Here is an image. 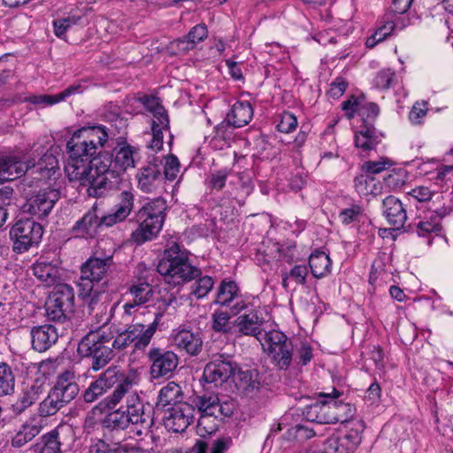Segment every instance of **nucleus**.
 <instances>
[{
  "label": "nucleus",
  "instance_id": "obj_1",
  "mask_svg": "<svg viewBox=\"0 0 453 453\" xmlns=\"http://www.w3.org/2000/svg\"><path fill=\"white\" fill-rule=\"evenodd\" d=\"M108 133L104 127H84L76 130L66 143L69 158L65 172L70 181L81 179L89 167L87 162L100 153L108 141Z\"/></svg>",
  "mask_w": 453,
  "mask_h": 453
},
{
  "label": "nucleus",
  "instance_id": "obj_2",
  "mask_svg": "<svg viewBox=\"0 0 453 453\" xmlns=\"http://www.w3.org/2000/svg\"><path fill=\"white\" fill-rule=\"evenodd\" d=\"M157 269L165 281L174 287L189 282L202 274L198 267L191 265L188 252L180 249L176 242L165 250Z\"/></svg>",
  "mask_w": 453,
  "mask_h": 453
},
{
  "label": "nucleus",
  "instance_id": "obj_3",
  "mask_svg": "<svg viewBox=\"0 0 453 453\" xmlns=\"http://www.w3.org/2000/svg\"><path fill=\"white\" fill-rule=\"evenodd\" d=\"M166 211V201L162 197L145 203L131 219L138 224L137 228L131 234V240L141 245L155 239L163 227Z\"/></svg>",
  "mask_w": 453,
  "mask_h": 453
},
{
  "label": "nucleus",
  "instance_id": "obj_4",
  "mask_svg": "<svg viewBox=\"0 0 453 453\" xmlns=\"http://www.w3.org/2000/svg\"><path fill=\"white\" fill-rule=\"evenodd\" d=\"M333 392L334 396L328 394L321 395L329 398L328 401L315 403L310 406L307 411L308 420L319 424H334L347 422L353 417L355 408L350 403L337 401L335 397L339 396L340 393L335 388Z\"/></svg>",
  "mask_w": 453,
  "mask_h": 453
},
{
  "label": "nucleus",
  "instance_id": "obj_5",
  "mask_svg": "<svg viewBox=\"0 0 453 453\" xmlns=\"http://www.w3.org/2000/svg\"><path fill=\"white\" fill-rule=\"evenodd\" d=\"M113 337L112 333L90 332L80 341L77 352L82 357H92L91 367L94 371H98L114 357L112 348L110 347Z\"/></svg>",
  "mask_w": 453,
  "mask_h": 453
},
{
  "label": "nucleus",
  "instance_id": "obj_6",
  "mask_svg": "<svg viewBox=\"0 0 453 453\" xmlns=\"http://www.w3.org/2000/svg\"><path fill=\"white\" fill-rule=\"evenodd\" d=\"M113 265L111 255L104 257H90L81 266V275L77 281L79 296L88 295L95 287H99L104 281H108L106 278Z\"/></svg>",
  "mask_w": 453,
  "mask_h": 453
},
{
  "label": "nucleus",
  "instance_id": "obj_7",
  "mask_svg": "<svg viewBox=\"0 0 453 453\" xmlns=\"http://www.w3.org/2000/svg\"><path fill=\"white\" fill-rule=\"evenodd\" d=\"M98 379L102 381L106 391L114 387L113 392L104 398L102 403L106 409L113 410L133 388V380L121 369L111 366Z\"/></svg>",
  "mask_w": 453,
  "mask_h": 453
},
{
  "label": "nucleus",
  "instance_id": "obj_8",
  "mask_svg": "<svg viewBox=\"0 0 453 453\" xmlns=\"http://www.w3.org/2000/svg\"><path fill=\"white\" fill-rule=\"evenodd\" d=\"M42 234V226L34 219L18 220L10 229V237L13 242L12 250L18 254L27 251L39 244Z\"/></svg>",
  "mask_w": 453,
  "mask_h": 453
},
{
  "label": "nucleus",
  "instance_id": "obj_9",
  "mask_svg": "<svg viewBox=\"0 0 453 453\" xmlns=\"http://www.w3.org/2000/svg\"><path fill=\"white\" fill-rule=\"evenodd\" d=\"M265 351L280 370H287L293 360V344L281 332L273 330L265 334Z\"/></svg>",
  "mask_w": 453,
  "mask_h": 453
},
{
  "label": "nucleus",
  "instance_id": "obj_10",
  "mask_svg": "<svg viewBox=\"0 0 453 453\" xmlns=\"http://www.w3.org/2000/svg\"><path fill=\"white\" fill-rule=\"evenodd\" d=\"M447 214V208L435 206L433 202L427 211L418 215L413 223L407 226V231L416 233L419 237H429L433 234L439 235L442 230L441 220Z\"/></svg>",
  "mask_w": 453,
  "mask_h": 453
},
{
  "label": "nucleus",
  "instance_id": "obj_11",
  "mask_svg": "<svg viewBox=\"0 0 453 453\" xmlns=\"http://www.w3.org/2000/svg\"><path fill=\"white\" fill-rule=\"evenodd\" d=\"M59 199V189L50 187L42 188L27 199L22 209L24 212L42 219L50 215Z\"/></svg>",
  "mask_w": 453,
  "mask_h": 453
},
{
  "label": "nucleus",
  "instance_id": "obj_12",
  "mask_svg": "<svg viewBox=\"0 0 453 453\" xmlns=\"http://www.w3.org/2000/svg\"><path fill=\"white\" fill-rule=\"evenodd\" d=\"M200 415L213 416L214 420H223L234 414L235 405L231 401L221 402L217 394L204 393L193 400Z\"/></svg>",
  "mask_w": 453,
  "mask_h": 453
},
{
  "label": "nucleus",
  "instance_id": "obj_13",
  "mask_svg": "<svg viewBox=\"0 0 453 453\" xmlns=\"http://www.w3.org/2000/svg\"><path fill=\"white\" fill-rule=\"evenodd\" d=\"M87 175V179L73 180V181H80L81 185L88 186V195L96 198L111 196L119 188L121 183L120 174L113 172L105 174L88 173Z\"/></svg>",
  "mask_w": 453,
  "mask_h": 453
},
{
  "label": "nucleus",
  "instance_id": "obj_14",
  "mask_svg": "<svg viewBox=\"0 0 453 453\" xmlns=\"http://www.w3.org/2000/svg\"><path fill=\"white\" fill-rule=\"evenodd\" d=\"M238 370V365L232 361L229 357L224 355H216L203 369V379L215 387L223 385L231 377H233Z\"/></svg>",
  "mask_w": 453,
  "mask_h": 453
},
{
  "label": "nucleus",
  "instance_id": "obj_15",
  "mask_svg": "<svg viewBox=\"0 0 453 453\" xmlns=\"http://www.w3.org/2000/svg\"><path fill=\"white\" fill-rule=\"evenodd\" d=\"M126 406L124 410L130 421L140 423L144 429H150L154 425V411L150 403H143L136 391L130 389L125 395Z\"/></svg>",
  "mask_w": 453,
  "mask_h": 453
},
{
  "label": "nucleus",
  "instance_id": "obj_16",
  "mask_svg": "<svg viewBox=\"0 0 453 453\" xmlns=\"http://www.w3.org/2000/svg\"><path fill=\"white\" fill-rule=\"evenodd\" d=\"M147 357L150 363V372L153 379L169 377L179 364V357L173 351L159 347L150 349Z\"/></svg>",
  "mask_w": 453,
  "mask_h": 453
},
{
  "label": "nucleus",
  "instance_id": "obj_17",
  "mask_svg": "<svg viewBox=\"0 0 453 453\" xmlns=\"http://www.w3.org/2000/svg\"><path fill=\"white\" fill-rule=\"evenodd\" d=\"M195 407L188 403H180L168 408L164 415V426L168 431L182 433L194 418Z\"/></svg>",
  "mask_w": 453,
  "mask_h": 453
},
{
  "label": "nucleus",
  "instance_id": "obj_18",
  "mask_svg": "<svg viewBox=\"0 0 453 453\" xmlns=\"http://www.w3.org/2000/svg\"><path fill=\"white\" fill-rule=\"evenodd\" d=\"M83 88L80 83H74L68 86L65 89L56 95H35L32 96H15L12 98L4 99V105L11 106L14 104L29 102L34 104L53 105L65 101L69 96L82 93Z\"/></svg>",
  "mask_w": 453,
  "mask_h": 453
},
{
  "label": "nucleus",
  "instance_id": "obj_19",
  "mask_svg": "<svg viewBox=\"0 0 453 453\" xmlns=\"http://www.w3.org/2000/svg\"><path fill=\"white\" fill-rule=\"evenodd\" d=\"M214 303L230 307L234 314L240 312L245 307L241 299L240 289L234 280H223L220 282Z\"/></svg>",
  "mask_w": 453,
  "mask_h": 453
},
{
  "label": "nucleus",
  "instance_id": "obj_20",
  "mask_svg": "<svg viewBox=\"0 0 453 453\" xmlns=\"http://www.w3.org/2000/svg\"><path fill=\"white\" fill-rule=\"evenodd\" d=\"M50 391L65 407L75 399L79 394L80 388L74 381L73 372L65 371L58 377L55 385Z\"/></svg>",
  "mask_w": 453,
  "mask_h": 453
},
{
  "label": "nucleus",
  "instance_id": "obj_21",
  "mask_svg": "<svg viewBox=\"0 0 453 453\" xmlns=\"http://www.w3.org/2000/svg\"><path fill=\"white\" fill-rule=\"evenodd\" d=\"M160 317L161 314H157L156 319L147 326L142 323H133L127 325L123 330L127 336L134 341V350L144 349L150 344L157 329Z\"/></svg>",
  "mask_w": 453,
  "mask_h": 453
},
{
  "label": "nucleus",
  "instance_id": "obj_22",
  "mask_svg": "<svg viewBox=\"0 0 453 453\" xmlns=\"http://www.w3.org/2000/svg\"><path fill=\"white\" fill-rule=\"evenodd\" d=\"M163 158L153 157L137 173L138 186L144 192H150L163 180Z\"/></svg>",
  "mask_w": 453,
  "mask_h": 453
},
{
  "label": "nucleus",
  "instance_id": "obj_23",
  "mask_svg": "<svg viewBox=\"0 0 453 453\" xmlns=\"http://www.w3.org/2000/svg\"><path fill=\"white\" fill-rule=\"evenodd\" d=\"M44 392V383L39 380H35L30 386L22 390L15 403L12 404L11 410L12 413L20 415L38 402Z\"/></svg>",
  "mask_w": 453,
  "mask_h": 453
},
{
  "label": "nucleus",
  "instance_id": "obj_24",
  "mask_svg": "<svg viewBox=\"0 0 453 453\" xmlns=\"http://www.w3.org/2000/svg\"><path fill=\"white\" fill-rule=\"evenodd\" d=\"M134 204V196L130 191H122L118 202L114 206V211L104 216L105 226H112L118 223L125 221L131 214Z\"/></svg>",
  "mask_w": 453,
  "mask_h": 453
},
{
  "label": "nucleus",
  "instance_id": "obj_25",
  "mask_svg": "<svg viewBox=\"0 0 453 453\" xmlns=\"http://www.w3.org/2000/svg\"><path fill=\"white\" fill-rule=\"evenodd\" d=\"M32 348L37 352H44L51 348L58 339L56 326L44 324L33 326L30 330Z\"/></svg>",
  "mask_w": 453,
  "mask_h": 453
},
{
  "label": "nucleus",
  "instance_id": "obj_26",
  "mask_svg": "<svg viewBox=\"0 0 453 453\" xmlns=\"http://www.w3.org/2000/svg\"><path fill=\"white\" fill-rule=\"evenodd\" d=\"M103 221L104 216L99 218L96 208L93 207L81 219L76 221L72 227V232L78 237L93 238L97 234V229L104 226Z\"/></svg>",
  "mask_w": 453,
  "mask_h": 453
},
{
  "label": "nucleus",
  "instance_id": "obj_27",
  "mask_svg": "<svg viewBox=\"0 0 453 453\" xmlns=\"http://www.w3.org/2000/svg\"><path fill=\"white\" fill-rule=\"evenodd\" d=\"M382 209L383 215L389 225L396 229L404 226L407 212L400 199L394 196H387L382 202Z\"/></svg>",
  "mask_w": 453,
  "mask_h": 453
},
{
  "label": "nucleus",
  "instance_id": "obj_28",
  "mask_svg": "<svg viewBox=\"0 0 453 453\" xmlns=\"http://www.w3.org/2000/svg\"><path fill=\"white\" fill-rule=\"evenodd\" d=\"M173 345L185 350L190 356H197L202 351L201 334L188 329H179L173 335Z\"/></svg>",
  "mask_w": 453,
  "mask_h": 453
},
{
  "label": "nucleus",
  "instance_id": "obj_29",
  "mask_svg": "<svg viewBox=\"0 0 453 453\" xmlns=\"http://www.w3.org/2000/svg\"><path fill=\"white\" fill-rule=\"evenodd\" d=\"M34 275L45 286L55 285L60 280V272L58 261L49 260V257H40L33 265Z\"/></svg>",
  "mask_w": 453,
  "mask_h": 453
},
{
  "label": "nucleus",
  "instance_id": "obj_30",
  "mask_svg": "<svg viewBox=\"0 0 453 453\" xmlns=\"http://www.w3.org/2000/svg\"><path fill=\"white\" fill-rule=\"evenodd\" d=\"M137 151V149L128 144L126 141L118 142L111 153L113 158V167L116 168L118 173L135 166L134 157Z\"/></svg>",
  "mask_w": 453,
  "mask_h": 453
},
{
  "label": "nucleus",
  "instance_id": "obj_31",
  "mask_svg": "<svg viewBox=\"0 0 453 453\" xmlns=\"http://www.w3.org/2000/svg\"><path fill=\"white\" fill-rule=\"evenodd\" d=\"M127 294H129L133 300L127 302L123 308L127 314L131 315L134 308L150 301L153 296V287L146 281L138 280L129 286Z\"/></svg>",
  "mask_w": 453,
  "mask_h": 453
},
{
  "label": "nucleus",
  "instance_id": "obj_32",
  "mask_svg": "<svg viewBox=\"0 0 453 453\" xmlns=\"http://www.w3.org/2000/svg\"><path fill=\"white\" fill-rule=\"evenodd\" d=\"M29 170V163L18 160L16 157L0 158V182L13 180Z\"/></svg>",
  "mask_w": 453,
  "mask_h": 453
},
{
  "label": "nucleus",
  "instance_id": "obj_33",
  "mask_svg": "<svg viewBox=\"0 0 453 453\" xmlns=\"http://www.w3.org/2000/svg\"><path fill=\"white\" fill-rule=\"evenodd\" d=\"M252 117L253 108L247 101L236 102L226 114L227 121L233 128H240L248 125Z\"/></svg>",
  "mask_w": 453,
  "mask_h": 453
},
{
  "label": "nucleus",
  "instance_id": "obj_34",
  "mask_svg": "<svg viewBox=\"0 0 453 453\" xmlns=\"http://www.w3.org/2000/svg\"><path fill=\"white\" fill-rule=\"evenodd\" d=\"M263 319L256 312L243 314L237 317L234 326L242 335L254 336L257 339L262 332Z\"/></svg>",
  "mask_w": 453,
  "mask_h": 453
},
{
  "label": "nucleus",
  "instance_id": "obj_35",
  "mask_svg": "<svg viewBox=\"0 0 453 453\" xmlns=\"http://www.w3.org/2000/svg\"><path fill=\"white\" fill-rule=\"evenodd\" d=\"M58 158L51 153H45L35 164H29V170L32 174H38L35 178L40 180H50L58 170Z\"/></svg>",
  "mask_w": 453,
  "mask_h": 453
},
{
  "label": "nucleus",
  "instance_id": "obj_36",
  "mask_svg": "<svg viewBox=\"0 0 453 453\" xmlns=\"http://www.w3.org/2000/svg\"><path fill=\"white\" fill-rule=\"evenodd\" d=\"M87 165L89 167L86 170V173L83 174L81 180L87 179V174L93 173H100L105 174L109 172H113L114 173H119L115 167H113V158L111 153L103 151V149L100 150V153L94 156L88 162H87Z\"/></svg>",
  "mask_w": 453,
  "mask_h": 453
},
{
  "label": "nucleus",
  "instance_id": "obj_37",
  "mask_svg": "<svg viewBox=\"0 0 453 453\" xmlns=\"http://www.w3.org/2000/svg\"><path fill=\"white\" fill-rule=\"evenodd\" d=\"M49 299L60 305L64 310L73 313L74 311V291L73 288L66 283L56 284Z\"/></svg>",
  "mask_w": 453,
  "mask_h": 453
},
{
  "label": "nucleus",
  "instance_id": "obj_38",
  "mask_svg": "<svg viewBox=\"0 0 453 453\" xmlns=\"http://www.w3.org/2000/svg\"><path fill=\"white\" fill-rule=\"evenodd\" d=\"M130 418L127 417L124 406H120L104 417L103 426L111 434L123 432L132 425Z\"/></svg>",
  "mask_w": 453,
  "mask_h": 453
},
{
  "label": "nucleus",
  "instance_id": "obj_39",
  "mask_svg": "<svg viewBox=\"0 0 453 453\" xmlns=\"http://www.w3.org/2000/svg\"><path fill=\"white\" fill-rule=\"evenodd\" d=\"M28 451L30 453H61L58 431L53 429L43 434L35 444L29 448Z\"/></svg>",
  "mask_w": 453,
  "mask_h": 453
},
{
  "label": "nucleus",
  "instance_id": "obj_40",
  "mask_svg": "<svg viewBox=\"0 0 453 453\" xmlns=\"http://www.w3.org/2000/svg\"><path fill=\"white\" fill-rule=\"evenodd\" d=\"M380 142V135L376 128L370 125H364L361 129L355 134V145L363 151H370Z\"/></svg>",
  "mask_w": 453,
  "mask_h": 453
},
{
  "label": "nucleus",
  "instance_id": "obj_41",
  "mask_svg": "<svg viewBox=\"0 0 453 453\" xmlns=\"http://www.w3.org/2000/svg\"><path fill=\"white\" fill-rule=\"evenodd\" d=\"M180 403L185 402L183 401V392L179 384L170 381L160 389L157 404L165 407L167 405L175 406Z\"/></svg>",
  "mask_w": 453,
  "mask_h": 453
},
{
  "label": "nucleus",
  "instance_id": "obj_42",
  "mask_svg": "<svg viewBox=\"0 0 453 453\" xmlns=\"http://www.w3.org/2000/svg\"><path fill=\"white\" fill-rule=\"evenodd\" d=\"M309 266L315 278H322L331 271V259L323 251L316 250L309 257Z\"/></svg>",
  "mask_w": 453,
  "mask_h": 453
},
{
  "label": "nucleus",
  "instance_id": "obj_43",
  "mask_svg": "<svg viewBox=\"0 0 453 453\" xmlns=\"http://www.w3.org/2000/svg\"><path fill=\"white\" fill-rule=\"evenodd\" d=\"M42 430V426L34 423H24L12 438L13 448H21L37 436Z\"/></svg>",
  "mask_w": 453,
  "mask_h": 453
},
{
  "label": "nucleus",
  "instance_id": "obj_44",
  "mask_svg": "<svg viewBox=\"0 0 453 453\" xmlns=\"http://www.w3.org/2000/svg\"><path fill=\"white\" fill-rule=\"evenodd\" d=\"M236 385L244 394H253L259 388L258 373L255 370L238 371Z\"/></svg>",
  "mask_w": 453,
  "mask_h": 453
},
{
  "label": "nucleus",
  "instance_id": "obj_45",
  "mask_svg": "<svg viewBox=\"0 0 453 453\" xmlns=\"http://www.w3.org/2000/svg\"><path fill=\"white\" fill-rule=\"evenodd\" d=\"M16 379L12 367L0 362V397L12 395L15 392Z\"/></svg>",
  "mask_w": 453,
  "mask_h": 453
},
{
  "label": "nucleus",
  "instance_id": "obj_46",
  "mask_svg": "<svg viewBox=\"0 0 453 453\" xmlns=\"http://www.w3.org/2000/svg\"><path fill=\"white\" fill-rule=\"evenodd\" d=\"M64 405L49 391L47 396L39 403L37 414L41 418H48L57 414Z\"/></svg>",
  "mask_w": 453,
  "mask_h": 453
},
{
  "label": "nucleus",
  "instance_id": "obj_47",
  "mask_svg": "<svg viewBox=\"0 0 453 453\" xmlns=\"http://www.w3.org/2000/svg\"><path fill=\"white\" fill-rule=\"evenodd\" d=\"M195 280H196L191 286L190 294L196 296V299H201L206 296L213 288L214 280L211 276H202L201 274Z\"/></svg>",
  "mask_w": 453,
  "mask_h": 453
},
{
  "label": "nucleus",
  "instance_id": "obj_48",
  "mask_svg": "<svg viewBox=\"0 0 453 453\" xmlns=\"http://www.w3.org/2000/svg\"><path fill=\"white\" fill-rule=\"evenodd\" d=\"M314 435L315 432L312 428L305 425L297 424L288 428L284 436L288 441H303L312 438Z\"/></svg>",
  "mask_w": 453,
  "mask_h": 453
},
{
  "label": "nucleus",
  "instance_id": "obj_49",
  "mask_svg": "<svg viewBox=\"0 0 453 453\" xmlns=\"http://www.w3.org/2000/svg\"><path fill=\"white\" fill-rule=\"evenodd\" d=\"M208 36V29L204 23H201L193 27L188 35L182 39H179L178 42H188L195 45L200 42H203Z\"/></svg>",
  "mask_w": 453,
  "mask_h": 453
},
{
  "label": "nucleus",
  "instance_id": "obj_50",
  "mask_svg": "<svg viewBox=\"0 0 453 453\" xmlns=\"http://www.w3.org/2000/svg\"><path fill=\"white\" fill-rule=\"evenodd\" d=\"M359 426L361 430L350 429L343 437H340L342 444L349 453H353L358 444L361 442V433L364 431L365 426L363 422H360Z\"/></svg>",
  "mask_w": 453,
  "mask_h": 453
},
{
  "label": "nucleus",
  "instance_id": "obj_51",
  "mask_svg": "<svg viewBox=\"0 0 453 453\" xmlns=\"http://www.w3.org/2000/svg\"><path fill=\"white\" fill-rule=\"evenodd\" d=\"M165 163L163 162L162 171L163 179L168 180H173L176 179L180 172V162L176 156L170 155L164 157Z\"/></svg>",
  "mask_w": 453,
  "mask_h": 453
},
{
  "label": "nucleus",
  "instance_id": "obj_52",
  "mask_svg": "<svg viewBox=\"0 0 453 453\" xmlns=\"http://www.w3.org/2000/svg\"><path fill=\"white\" fill-rule=\"evenodd\" d=\"M45 308L49 320L55 322H64L72 314L65 309H62L60 305H56V303L50 299L46 302Z\"/></svg>",
  "mask_w": 453,
  "mask_h": 453
},
{
  "label": "nucleus",
  "instance_id": "obj_53",
  "mask_svg": "<svg viewBox=\"0 0 453 453\" xmlns=\"http://www.w3.org/2000/svg\"><path fill=\"white\" fill-rule=\"evenodd\" d=\"M219 420H214L213 416L200 415L197 424V434L201 437L214 434L218 430Z\"/></svg>",
  "mask_w": 453,
  "mask_h": 453
},
{
  "label": "nucleus",
  "instance_id": "obj_54",
  "mask_svg": "<svg viewBox=\"0 0 453 453\" xmlns=\"http://www.w3.org/2000/svg\"><path fill=\"white\" fill-rule=\"evenodd\" d=\"M151 129H169V118L165 109L162 105H157L153 110Z\"/></svg>",
  "mask_w": 453,
  "mask_h": 453
},
{
  "label": "nucleus",
  "instance_id": "obj_55",
  "mask_svg": "<svg viewBox=\"0 0 453 453\" xmlns=\"http://www.w3.org/2000/svg\"><path fill=\"white\" fill-rule=\"evenodd\" d=\"M230 316L227 312L217 311L212 314V329L215 332L226 334L231 330L229 326Z\"/></svg>",
  "mask_w": 453,
  "mask_h": 453
},
{
  "label": "nucleus",
  "instance_id": "obj_56",
  "mask_svg": "<svg viewBox=\"0 0 453 453\" xmlns=\"http://www.w3.org/2000/svg\"><path fill=\"white\" fill-rule=\"evenodd\" d=\"M233 183L239 186L233 198L237 200L239 204H243L245 198L250 196L253 190L251 181L250 179L244 180L242 176L238 175L237 180Z\"/></svg>",
  "mask_w": 453,
  "mask_h": 453
},
{
  "label": "nucleus",
  "instance_id": "obj_57",
  "mask_svg": "<svg viewBox=\"0 0 453 453\" xmlns=\"http://www.w3.org/2000/svg\"><path fill=\"white\" fill-rule=\"evenodd\" d=\"M106 392L102 381L97 379L93 381L83 393V399L86 403H93Z\"/></svg>",
  "mask_w": 453,
  "mask_h": 453
},
{
  "label": "nucleus",
  "instance_id": "obj_58",
  "mask_svg": "<svg viewBox=\"0 0 453 453\" xmlns=\"http://www.w3.org/2000/svg\"><path fill=\"white\" fill-rule=\"evenodd\" d=\"M81 17L69 16L53 21L54 33L56 36L63 38L66 30L73 25L78 24Z\"/></svg>",
  "mask_w": 453,
  "mask_h": 453
},
{
  "label": "nucleus",
  "instance_id": "obj_59",
  "mask_svg": "<svg viewBox=\"0 0 453 453\" xmlns=\"http://www.w3.org/2000/svg\"><path fill=\"white\" fill-rule=\"evenodd\" d=\"M321 453H349L338 436L328 437L322 445Z\"/></svg>",
  "mask_w": 453,
  "mask_h": 453
},
{
  "label": "nucleus",
  "instance_id": "obj_60",
  "mask_svg": "<svg viewBox=\"0 0 453 453\" xmlns=\"http://www.w3.org/2000/svg\"><path fill=\"white\" fill-rule=\"evenodd\" d=\"M109 288V281H104L101 283V285L98 287H95L93 288V291H91L90 294L86 296H79L80 297L85 299L89 298L88 301V307L91 311H93L96 306L101 301L102 296L105 294V292Z\"/></svg>",
  "mask_w": 453,
  "mask_h": 453
},
{
  "label": "nucleus",
  "instance_id": "obj_61",
  "mask_svg": "<svg viewBox=\"0 0 453 453\" xmlns=\"http://www.w3.org/2000/svg\"><path fill=\"white\" fill-rule=\"evenodd\" d=\"M392 163L390 159L383 157L379 161H366L362 165V171L371 174L380 173L390 167Z\"/></svg>",
  "mask_w": 453,
  "mask_h": 453
},
{
  "label": "nucleus",
  "instance_id": "obj_62",
  "mask_svg": "<svg viewBox=\"0 0 453 453\" xmlns=\"http://www.w3.org/2000/svg\"><path fill=\"white\" fill-rule=\"evenodd\" d=\"M374 181V178L367 173L363 172L354 179L356 190L361 195H368L372 190L370 185Z\"/></svg>",
  "mask_w": 453,
  "mask_h": 453
},
{
  "label": "nucleus",
  "instance_id": "obj_63",
  "mask_svg": "<svg viewBox=\"0 0 453 453\" xmlns=\"http://www.w3.org/2000/svg\"><path fill=\"white\" fill-rule=\"evenodd\" d=\"M395 73L391 69H383L380 70L375 79H374V84L377 88L380 89H388L392 85L393 81H395Z\"/></svg>",
  "mask_w": 453,
  "mask_h": 453
},
{
  "label": "nucleus",
  "instance_id": "obj_64",
  "mask_svg": "<svg viewBox=\"0 0 453 453\" xmlns=\"http://www.w3.org/2000/svg\"><path fill=\"white\" fill-rule=\"evenodd\" d=\"M363 210L359 205H352L349 208L342 210L339 214V219L344 225H349L359 219Z\"/></svg>",
  "mask_w": 453,
  "mask_h": 453
}]
</instances>
